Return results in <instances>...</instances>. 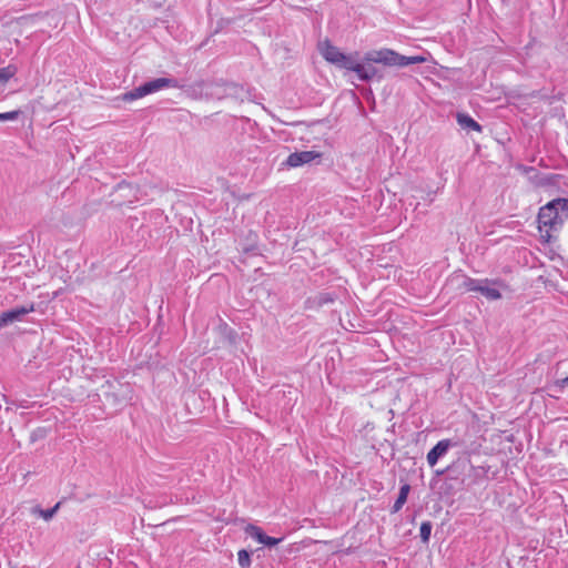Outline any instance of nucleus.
Wrapping results in <instances>:
<instances>
[{"mask_svg": "<svg viewBox=\"0 0 568 568\" xmlns=\"http://www.w3.org/2000/svg\"><path fill=\"white\" fill-rule=\"evenodd\" d=\"M17 72V69L12 65H8L6 68H0V83H6L10 80Z\"/></svg>", "mask_w": 568, "mask_h": 568, "instance_id": "ddd939ff", "label": "nucleus"}, {"mask_svg": "<svg viewBox=\"0 0 568 568\" xmlns=\"http://www.w3.org/2000/svg\"><path fill=\"white\" fill-rule=\"evenodd\" d=\"M560 384H561L562 386H568V376H567L566 378L561 379V381H560Z\"/></svg>", "mask_w": 568, "mask_h": 568, "instance_id": "f3484780", "label": "nucleus"}, {"mask_svg": "<svg viewBox=\"0 0 568 568\" xmlns=\"http://www.w3.org/2000/svg\"><path fill=\"white\" fill-rule=\"evenodd\" d=\"M19 114L20 111L18 110L0 113V121H13L18 119Z\"/></svg>", "mask_w": 568, "mask_h": 568, "instance_id": "2eb2a0df", "label": "nucleus"}, {"mask_svg": "<svg viewBox=\"0 0 568 568\" xmlns=\"http://www.w3.org/2000/svg\"><path fill=\"white\" fill-rule=\"evenodd\" d=\"M176 87H178V82L174 79L159 78V79L149 81V82L133 89L130 92L124 93L122 95V100L130 102V101H133L136 99H141L148 94L158 92L160 90H163L166 88H176Z\"/></svg>", "mask_w": 568, "mask_h": 568, "instance_id": "20e7f679", "label": "nucleus"}, {"mask_svg": "<svg viewBox=\"0 0 568 568\" xmlns=\"http://www.w3.org/2000/svg\"><path fill=\"white\" fill-rule=\"evenodd\" d=\"M34 311V305L20 306L0 314V329L8 326L9 324L21 321L22 317Z\"/></svg>", "mask_w": 568, "mask_h": 568, "instance_id": "423d86ee", "label": "nucleus"}, {"mask_svg": "<svg viewBox=\"0 0 568 568\" xmlns=\"http://www.w3.org/2000/svg\"><path fill=\"white\" fill-rule=\"evenodd\" d=\"M432 534V524L424 521L420 525V538L424 542H428Z\"/></svg>", "mask_w": 568, "mask_h": 568, "instance_id": "4468645a", "label": "nucleus"}, {"mask_svg": "<svg viewBox=\"0 0 568 568\" xmlns=\"http://www.w3.org/2000/svg\"><path fill=\"white\" fill-rule=\"evenodd\" d=\"M409 490H410V487L408 484H405L400 487L399 495L393 505V513H397L402 509V507L404 506V504L407 500Z\"/></svg>", "mask_w": 568, "mask_h": 568, "instance_id": "9d476101", "label": "nucleus"}, {"mask_svg": "<svg viewBox=\"0 0 568 568\" xmlns=\"http://www.w3.org/2000/svg\"><path fill=\"white\" fill-rule=\"evenodd\" d=\"M237 561H239V565L242 567V568H248L251 566V554L245 550V549H241L239 552H237Z\"/></svg>", "mask_w": 568, "mask_h": 568, "instance_id": "f8f14e48", "label": "nucleus"}, {"mask_svg": "<svg viewBox=\"0 0 568 568\" xmlns=\"http://www.w3.org/2000/svg\"><path fill=\"white\" fill-rule=\"evenodd\" d=\"M452 285L463 286L466 291L480 292L488 300H499L501 294L499 290L487 280L478 281L464 276L463 274H454L449 278Z\"/></svg>", "mask_w": 568, "mask_h": 568, "instance_id": "7ed1b4c3", "label": "nucleus"}, {"mask_svg": "<svg viewBox=\"0 0 568 568\" xmlns=\"http://www.w3.org/2000/svg\"><path fill=\"white\" fill-rule=\"evenodd\" d=\"M453 446L449 439L439 440L427 454V463L430 467H434L438 459L446 455L448 449Z\"/></svg>", "mask_w": 568, "mask_h": 568, "instance_id": "0eeeda50", "label": "nucleus"}, {"mask_svg": "<svg viewBox=\"0 0 568 568\" xmlns=\"http://www.w3.org/2000/svg\"><path fill=\"white\" fill-rule=\"evenodd\" d=\"M568 220V199H555L539 209L537 215L539 237L550 243Z\"/></svg>", "mask_w": 568, "mask_h": 568, "instance_id": "f03ea898", "label": "nucleus"}, {"mask_svg": "<svg viewBox=\"0 0 568 568\" xmlns=\"http://www.w3.org/2000/svg\"><path fill=\"white\" fill-rule=\"evenodd\" d=\"M281 541H282V538H274V537H270V536L265 535V538H264V541L262 545L267 546V547H274V546L278 545Z\"/></svg>", "mask_w": 568, "mask_h": 568, "instance_id": "dca6fc26", "label": "nucleus"}, {"mask_svg": "<svg viewBox=\"0 0 568 568\" xmlns=\"http://www.w3.org/2000/svg\"><path fill=\"white\" fill-rule=\"evenodd\" d=\"M59 507H60V503H58L54 507H52L50 509H41L39 507H36V508H33L32 513L36 515H39L45 521H49L53 518V516L58 511Z\"/></svg>", "mask_w": 568, "mask_h": 568, "instance_id": "9b49d317", "label": "nucleus"}, {"mask_svg": "<svg viewBox=\"0 0 568 568\" xmlns=\"http://www.w3.org/2000/svg\"><path fill=\"white\" fill-rule=\"evenodd\" d=\"M322 158V153L317 151H301L290 154L285 161V165L288 168H298L304 164L312 163Z\"/></svg>", "mask_w": 568, "mask_h": 568, "instance_id": "39448f33", "label": "nucleus"}, {"mask_svg": "<svg viewBox=\"0 0 568 568\" xmlns=\"http://www.w3.org/2000/svg\"><path fill=\"white\" fill-rule=\"evenodd\" d=\"M317 48L321 55L327 62L341 69L355 72L358 79L363 81H368L376 75V69L372 63L403 68L427 61V58L424 55L405 57L386 48L366 52L363 61H359L357 52L346 54L327 39L320 41Z\"/></svg>", "mask_w": 568, "mask_h": 568, "instance_id": "f257e3e1", "label": "nucleus"}, {"mask_svg": "<svg viewBox=\"0 0 568 568\" xmlns=\"http://www.w3.org/2000/svg\"><path fill=\"white\" fill-rule=\"evenodd\" d=\"M244 532L253 538L254 540H256L258 544H263L264 541V538H265V532L262 530L261 527L258 526H255V525H252V524H248L244 527Z\"/></svg>", "mask_w": 568, "mask_h": 568, "instance_id": "1a4fd4ad", "label": "nucleus"}, {"mask_svg": "<svg viewBox=\"0 0 568 568\" xmlns=\"http://www.w3.org/2000/svg\"><path fill=\"white\" fill-rule=\"evenodd\" d=\"M457 122L464 129L474 130V131H477V132L481 131V126L471 116H469L468 114L458 113L457 114Z\"/></svg>", "mask_w": 568, "mask_h": 568, "instance_id": "6e6552de", "label": "nucleus"}]
</instances>
